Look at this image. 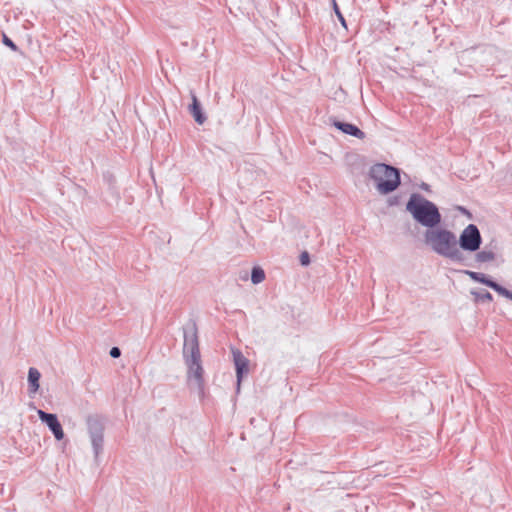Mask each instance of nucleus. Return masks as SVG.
Masks as SVG:
<instances>
[{"label":"nucleus","mask_w":512,"mask_h":512,"mask_svg":"<svg viewBox=\"0 0 512 512\" xmlns=\"http://www.w3.org/2000/svg\"><path fill=\"white\" fill-rule=\"evenodd\" d=\"M332 125L335 128H337L338 130L342 131L343 133L351 135L355 138H358V139L365 138V133L352 123L333 120Z\"/></svg>","instance_id":"obj_11"},{"label":"nucleus","mask_w":512,"mask_h":512,"mask_svg":"<svg viewBox=\"0 0 512 512\" xmlns=\"http://www.w3.org/2000/svg\"><path fill=\"white\" fill-rule=\"evenodd\" d=\"M232 355L237 377V391H239L243 377L249 372V360L237 349L232 350Z\"/></svg>","instance_id":"obj_10"},{"label":"nucleus","mask_w":512,"mask_h":512,"mask_svg":"<svg viewBox=\"0 0 512 512\" xmlns=\"http://www.w3.org/2000/svg\"><path fill=\"white\" fill-rule=\"evenodd\" d=\"M41 374L35 367H30L28 370V392L29 395L36 394L39 390Z\"/></svg>","instance_id":"obj_13"},{"label":"nucleus","mask_w":512,"mask_h":512,"mask_svg":"<svg viewBox=\"0 0 512 512\" xmlns=\"http://www.w3.org/2000/svg\"><path fill=\"white\" fill-rule=\"evenodd\" d=\"M370 178L375 182L380 194L387 195L395 191L400 183V170L385 163H376L369 170Z\"/></svg>","instance_id":"obj_3"},{"label":"nucleus","mask_w":512,"mask_h":512,"mask_svg":"<svg viewBox=\"0 0 512 512\" xmlns=\"http://www.w3.org/2000/svg\"><path fill=\"white\" fill-rule=\"evenodd\" d=\"M112 358H118L121 355V350L119 347H112L109 352Z\"/></svg>","instance_id":"obj_20"},{"label":"nucleus","mask_w":512,"mask_h":512,"mask_svg":"<svg viewBox=\"0 0 512 512\" xmlns=\"http://www.w3.org/2000/svg\"><path fill=\"white\" fill-rule=\"evenodd\" d=\"M191 99L192 103L189 105V112L193 116L195 122L202 125L206 121L207 117L202 110L201 103L194 93H191Z\"/></svg>","instance_id":"obj_12"},{"label":"nucleus","mask_w":512,"mask_h":512,"mask_svg":"<svg viewBox=\"0 0 512 512\" xmlns=\"http://www.w3.org/2000/svg\"><path fill=\"white\" fill-rule=\"evenodd\" d=\"M265 279V272L259 266H254L251 271V281L253 284H259Z\"/></svg>","instance_id":"obj_16"},{"label":"nucleus","mask_w":512,"mask_h":512,"mask_svg":"<svg viewBox=\"0 0 512 512\" xmlns=\"http://www.w3.org/2000/svg\"><path fill=\"white\" fill-rule=\"evenodd\" d=\"M2 43L12 51L16 52L19 50L18 46L5 33L2 34Z\"/></svg>","instance_id":"obj_18"},{"label":"nucleus","mask_w":512,"mask_h":512,"mask_svg":"<svg viewBox=\"0 0 512 512\" xmlns=\"http://www.w3.org/2000/svg\"><path fill=\"white\" fill-rule=\"evenodd\" d=\"M37 414L39 419L48 426L49 430L57 440H62L64 438V431L56 414L48 413L43 410H38Z\"/></svg>","instance_id":"obj_9"},{"label":"nucleus","mask_w":512,"mask_h":512,"mask_svg":"<svg viewBox=\"0 0 512 512\" xmlns=\"http://www.w3.org/2000/svg\"><path fill=\"white\" fill-rule=\"evenodd\" d=\"M423 236L424 243L437 255L453 263L473 266L467 254H464L457 247V236L453 231L437 226L432 229H426Z\"/></svg>","instance_id":"obj_1"},{"label":"nucleus","mask_w":512,"mask_h":512,"mask_svg":"<svg viewBox=\"0 0 512 512\" xmlns=\"http://www.w3.org/2000/svg\"><path fill=\"white\" fill-rule=\"evenodd\" d=\"M185 363L188 367V382L190 385H194L200 395H203L204 393V370L201 364V358L193 359V358H187L185 360Z\"/></svg>","instance_id":"obj_7"},{"label":"nucleus","mask_w":512,"mask_h":512,"mask_svg":"<svg viewBox=\"0 0 512 512\" xmlns=\"http://www.w3.org/2000/svg\"><path fill=\"white\" fill-rule=\"evenodd\" d=\"M300 264L302 266H308L310 264V255L307 251H303L299 257Z\"/></svg>","instance_id":"obj_19"},{"label":"nucleus","mask_w":512,"mask_h":512,"mask_svg":"<svg viewBox=\"0 0 512 512\" xmlns=\"http://www.w3.org/2000/svg\"><path fill=\"white\" fill-rule=\"evenodd\" d=\"M406 210L417 223L427 229L439 226L442 221V215L437 205L418 193L411 194L406 204Z\"/></svg>","instance_id":"obj_2"},{"label":"nucleus","mask_w":512,"mask_h":512,"mask_svg":"<svg viewBox=\"0 0 512 512\" xmlns=\"http://www.w3.org/2000/svg\"><path fill=\"white\" fill-rule=\"evenodd\" d=\"M463 273L469 276L473 281L486 285L487 287L497 292L499 295L512 300V291L508 290L507 288L503 287L502 285L494 281L490 276L484 273L470 270H464Z\"/></svg>","instance_id":"obj_8"},{"label":"nucleus","mask_w":512,"mask_h":512,"mask_svg":"<svg viewBox=\"0 0 512 512\" xmlns=\"http://www.w3.org/2000/svg\"><path fill=\"white\" fill-rule=\"evenodd\" d=\"M470 293L474 297V302L475 303L491 302V301H493L492 294L489 291L485 290V289L471 290Z\"/></svg>","instance_id":"obj_15"},{"label":"nucleus","mask_w":512,"mask_h":512,"mask_svg":"<svg viewBox=\"0 0 512 512\" xmlns=\"http://www.w3.org/2000/svg\"><path fill=\"white\" fill-rule=\"evenodd\" d=\"M86 425L94 456L97 459L103 451L105 420L99 415H89L86 418Z\"/></svg>","instance_id":"obj_4"},{"label":"nucleus","mask_w":512,"mask_h":512,"mask_svg":"<svg viewBox=\"0 0 512 512\" xmlns=\"http://www.w3.org/2000/svg\"><path fill=\"white\" fill-rule=\"evenodd\" d=\"M424 190H429V185L426 183H423L421 186Z\"/></svg>","instance_id":"obj_22"},{"label":"nucleus","mask_w":512,"mask_h":512,"mask_svg":"<svg viewBox=\"0 0 512 512\" xmlns=\"http://www.w3.org/2000/svg\"><path fill=\"white\" fill-rule=\"evenodd\" d=\"M474 261L477 264H482L486 262H490L495 260L496 254L491 249H487V247L484 250L474 252Z\"/></svg>","instance_id":"obj_14"},{"label":"nucleus","mask_w":512,"mask_h":512,"mask_svg":"<svg viewBox=\"0 0 512 512\" xmlns=\"http://www.w3.org/2000/svg\"><path fill=\"white\" fill-rule=\"evenodd\" d=\"M332 5H333V10L338 18V20L340 21L341 25L347 29V23H346V20L343 16V14L341 13L340 9H339V6L337 5L336 3V0H332Z\"/></svg>","instance_id":"obj_17"},{"label":"nucleus","mask_w":512,"mask_h":512,"mask_svg":"<svg viewBox=\"0 0 512 512\" xmlns=\"http://www.w3.org/2000/svg\"><path fill=\"white\" fill-rule=\"evenodd\" d=\"M482 245V236L475 224L467 225L457 239V247L464 253L477 252Z\"/></svg>","instance_id":"obj_5"},{"label":"nucleus","mask_w":512,"mask_h":512,"mask_svg":"<svg viewBox=\"0 0 512 512\" xmlns=\"http://www.w3.org/2000/svg\"><path fill=\"white\" fill-rule=\"evenodd\" d=\"M459 210H460L462 213H464V214L468 215L469 217L471 216L470 212H469L466 208H464V207H459Z\"/></svg>","instance_id":"obj_21"},{"label":"nucleus","mask_w":512,"mask_h":512,"mask_svg":"<svg viewBox=\"0 0 512 512\" xmlns=\"http://www.w3.org/2000/svg\"><path fill=\"white\" fill-rule=\"evenodd\" d=\"M183 357L185 360H187V358H193L194 360L201 358L198 330L194 321H191L184 327Z\"/></svg>","instance_id":"obj_6"}]
</instances>
